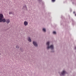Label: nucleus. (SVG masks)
<instances>
[{
    "label": "nucleus",
    "mask_w": 76,
    "mask_h": 76,
    "mask_svg": "<svg viewBox=\"0 0 76 76\" xmlns=\"http://www.w3.org/2000/svg\"><path fill=\"white\" fill-rule=\"evenodd\" d=\"M56 0H52V2H55Z\"/></svg>",
    "instance_id": "11"
},
{
    "label": "nucleus",
    "mask_w": 76,
    "mask_h": 76,
    "mask_svg": "<svg viewBox=\"0 0 76 76\" xmlns=\"http://www.w3.org/2000/svg\"><path fill=\"white\" fill-rule=\"evenodd\" d=\"M23 9L24 10H28V9L27 8V7H26V4H24L23 5Z\"/></svg>",
    "instance_id": "4"
},
{
    "label": "nucleus",
    "mask_w": 76,
    "mask_h": 76,
    "mask_svg": "<svg viewBox=\"0 0 76 76\" xmlns=\"http://www.w3.org/2000/svg\"><path fill=\"white\" fill-rule=\"evenodd\" d=\"M20 50H21V51H23V50H22V48H20Z\"/></svg>",
    "instance_id": "13"
},
{
    "label": "nucleus",
    "mask_w": 76,
    "mask_h": 76,
    "mask_svg": "<svg viewBox=\"0 0 76 76\" xmlns=\"http://www.w3.org/2000/svg\"><path fill=\"white\" fill-rule=\"evenodd\" d=\"M75 50L76 49V47L75 48Z\"/></svg>",
    "instance_id": "15"
},
{
    "label": "nucleus",
    "mask_w": 76,
    "mask_h": 76,
    "mask_svg": "<svg viewBox=\"0 0 76 76\" xmlns=\"http://www.w3.org/2000/svg\"><path fill=\"white\" fill-rule=\"evenodd\" d=\"M73 13H75V12H74Z\"/></svg>",
    "instance_id": "16"
},
{
    "label": "nucleus",
    "mask_w": 76,
    "mask_h": 76,
    "mask_svg": "<svg viewBox=\"0 0 76 76\" xmlns=\"http://www.w3.org/2000/svg\"><path fill=\"white\" fill-rule=\"evenodd\" d=\"M33 44L34 46L35 47H38V44H37V42L35 41H33Z\"/></svg>",
    "instance_id": "3"
},
{
    "label": "nucleus",
    "mask_w": 76,
    "mask_h": 76,
    "mask_svg": "<svg viewBox=\"0 0 76 76\" xmlns=\"http://www.w3.org/2000/svg\"><path fill=\"white\" fill-rule=\"evenodd\" d=\"M53 34H56V31H53Z\"/></svg>",
    "instance_id": "10"
},
{
    "label": "nucleus",
    "mask_w": 76,
    "mask_h": 76,
    "mask_svg": "<svg viewBox=\"0 0 76 76\" xmlns=\"http://www.w3.org/2000/svg\"><path fill=\"white\" fill-rule=\"evenodd\" d=\"M24 24L25 26H27L28 25V23L26 21H25L24 22Z\"/></svg>",
    "instance_id": "5"
},
{
    "label": "nucleus",
    "mask_w": 76,
    "mask_h": 76,
    "mask_svg": "<svg viewBox=\"0 0 76 76\" xmlns=\"http://www.w3.org/2000/svg\"><path fill=\"white\" fill-rule=\"evenodd\" d=\"M66 71H64H64H63L61 73V74L62 75H63H63H64L65 74H66Z\"/></svg>",
    "instance_id": "6"
},
{
    "label": "nucleus",
    "mask_w": 76,
    "mask_h": 76,
    "mask_svg": "<svg viewBox=\"0 0 76 76\" xmlns=\"http://www.w3.org/2000/svg\"><path fill=\"white\" fill-rule=\"evenodd\" d=\"M4 18L3 15L2 14H0V22H2L4 23L6 22L7 24L10 23V21L9 19L6 20L5 18Z\"/></svg>",
    "instance_id": "1"
},
{
    "label": "nucleus",
    "mask_w": 76,
    "mask_h": 76,
    "mask_svg": "<svg viewBox=\"0 0 76 76\" xmlns=\"http://www.w3.org/2000/svg\"><path fill=\"white\" fill-rule=\"evenodd\" d=\"M13 12H9V15H10L11 14H12Z\"/></svg>",
    "instance_id": "8"
},
{
    "label": "nucleus",
    "mask_w": 76,
    "mask_h": 76,
    "mask_svg": "<svg viewBox=\"0 0 76 76\" xmlns=\"http://www.w3.org/2000/svg\"><path fill=\"white\" fill-rule=\"evenodd\" d=\"M1 55V53H0V56Z\"/></svg>",
    "instance_id": "17"
},
{
    "label": "nucleus",
    "mask_w": 76,
    "mask_h": 76,
    "mask_svg": "<svg viewBox=\"0 0 76 76\" xmlns=\"http://www.w3.org/2000/svg\"><path fill=\"white\" fill-rule=\"evenodd\" d=\"M43 31H44V32H45L46 30H45V28H44L43 29Z\"/></svg>",
    "instance_id": "9"
},
{
    "label": "nucleus",
    "mask_w": 76,
    "mask_h": 76,
    "mask_svg": "<svg viewBox=\"0 0 76 76\" xmlns=\"http://www.w3.org/2000/svg\"><path fill=\"white\" fill-rule=\"evenodd\" d=\"M50 44V42H48L47 43V45L48 46L47 48V49H48L49 48H51L52 50H53L54 49V46L53 45H51L49 47V44Z\"/></svg>",
    "instance_id": "2"
},
{
    "label": "nucleus",
    "mask_w": 76,
    "mask_h": 76,
    "mask_svg": "<svg viewBox=\"0 0 76 76\" xmlns=\"http://www.w3.org/2000/svg\"><path fill=\"white\" fill-rule=\"evenodd\" d=\"M16 48H17L18 49V48H19V46H17L16 47Z\"/></svg>",
    "instance_id": "12"
},
{
    "label": "nucleus",
    "mask_w": 76,
    "mask_h": 76,
    "mask_svg": "<svg viewBox=\"0 0 76 76\" xmlns=\"http://www.w3.org/2000/svg\"><path fill=\"white\" fill-rule=\"evenodd\" d=\"M28 41L31 42H32V40H31V38H30V37H28Z\"/></svg>",
    "instance_id": "7"
},
{
    "label": "nucleus",
    "mask_w": 76,
    "mask_h": 76,
    "mask_svg": "<svg viewBox=\"0 0 76 76\" xmlns=\"http://www.w3.org/2000/svg\"><path fill=\"white\" fill-rule=\"evenodd\" d=\"M42 1V0H39V1Z\"/></svg>",
    "instance_id": "14"
}]
</instances>
